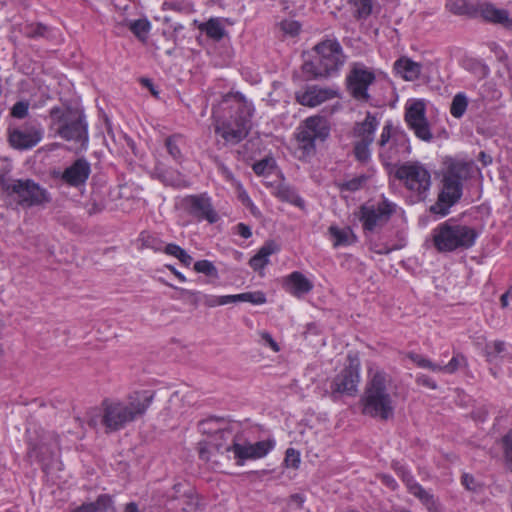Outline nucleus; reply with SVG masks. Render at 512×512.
Returning <instances> with one entry per match:
<instances>
[{
	"mask_svg": "<svg viewBox=\"0 0 512 512\" xmlns=\"http://www.w3.org/2000/svg\"><path fill=\"white\" fill-rule=\"evenodd\" d=\"M359 363L351 360L333 380L331 384V395L336 398L337 394L354 395L359 384Z\"/></svg>",
	"mask_w": 512,
	"mask_h": 512,
	"instance_id": "nucleus-15",
	"label": "nucleus"
},
{
	"mask_svg": "<svg viewBox=\"0 0 512 512\" xmlns=\"http://www.w3.org/2000/svg\"><path fill=\"white\" fill-rule=\"evenodd\" d=\"M360 406L362 414L371 418L387 421L394 417L395 393L392 392V379L386 372H370Z\"/></svg>",
	"mask_w": 512,
	"mask_h": 512,
	"instance_id": "nucleus-3",
	"label": "nucleus"
},
{
	"mask_svg": "<svg viewBox=\"0 0 512 512\" xmlns=\"http://www.w3.org/2000/svg\"><path fill=\"white\" fill-rule=\"evenodd\" d=\"M316 56L312 61L305 62L303 72L312 78H328L337 74L344 65L345 55L336 40H325L314 48Z\"/></svg>",
	"mask_w": 512,
	"mask_h": 512,
	"instance_id": "nucleus-5",
	"label": "nucleus"
},
{
	"mask_svg": "<svg viewBox=\"0 0 512 512\" xmlns=\"http://www.w3.org/2000/svg\"><path fill=\"white\" fill-rule=\"evenodd\" d=\"M87 424L92 429H97L98 426L101 425V419H102V405L99 409H91L87 412Z\"/></svg>",
	"mask_w": 512,
	"mask_h": 512,
	"instance_id": "nucleus-45",
	"label": "nucleus"
},
{
	"mask_svg": "<svg viewBox=\"0 0 512 512\" xmlns=\"http://www.w3.org/2000/svg\"><path fill=\"white\" fill-rule=\"evenodd\" d=\"M465 362V358L462 355H456L454 356L448 364L444 366H440L438 368V371H444L446 373H453L462 365V363Z\"/></svg>",
	"mask_w": 512,
	"mask_h": 512,
	"instance_id": "nucleus-49",
	"label": "nucleus"
},
{
	"mask_svg": "<svg viewBox=\"0 0 512 512\" xmlns=\"http://www.w3.org/2000/svg\"><path fill=\"white\" fill-rule=\"evenodd\" d=\"M182 203L185 210L198 220H207L209 223L218 220V214L213 209L210 198L204 194L187 196Z\"/></svg>",
	"mask_w": 512,
	"mask_h": 512,
	"instance_id": "nucleus-17",
	"label": "nucleus"
},
{
	"mask_svg": "<svg viewBox=\"0 0 512 512\" xmlns=\"http://www.w3.org/2000/svg\"><path fill=\"white\" fill-rule=\"evenodd\" d=\"M155 392L134 391L124 400L104 399L102 401L101 425L106 433L116 432L127 424L143 417L151 406Z\"/></svg>",
	"mask_w": 512,
	"mask_h": 512,
	"instance_id": "nucleus-2",
	"label": "nucleus"
},
{
	"mask_svg": "<svg viewBox=\"0 0 512 512\" xmlns=\"http://www.w3.org/2000/svg\"><path fill=\"white\" fill-rule=\"evenodd\" d=\"M139 241L142 248H149L155 251L162 250V241L151 235L149 232L143 231L140 233Z\"/></svg>",
	"mask_w": 512,
	"mask_h": 512,
	"instance_id": "nucleus-39",
	"label": "nucleus"
},
{
	"mask_svg": "<svg viewBox=\"0 0 512 512\" xmlns=\"http://www.w3.org/2000/svg\"><path fill=\"white\" fill-rule=\"evenodd\" d=\"M164 252L177 258L183 265L187 267L192 263V257L184 249L176 244H167L164 247Z\"/></svg>",
	"mask_w": 512,
	"mask_h": 512,
	"instance_id": "nucleus-36",
	"label": "nucleus"
},
{
	"mask_svg": "<svg viewBox=\"0 0 512 512\" xmlns=\"http://www.w3.org/2000/svg\"><path fill=\"white\" fill-rule=\"evenodd\" d=\"M212 422L206 421L201 423V430L203 433H209L210 435V443L211 446L216 450L217 452L223 453L227 452L225 450V447L227 445H232L233 441H235V437L232 433V431L228 428L225 429H215L212 430L208 426L211 425Z\"/></svg>",
	"mask_w": 512,
	"mask_h": 512,
	"instance_id": "nucleus-20",
	"label": "nucleus"
},
{
	"mask_svg": "<svg viewBox=\"0 0 512 512\" xmlns=\"http://www.w3.org/2000/svg\"><path fill=\"white\" fill-rule=\"evenodd\" d=\"M284 463L287 467L297 469L300 464V454L293 448H288L285 453Z\"/></svg>",
	"mask_w": 512,
	"mask_h": 512,
	"instance_id": "nucleus-48",
	"label": "nucleus"
},
{
	"mask_svg": "<svg viewBox=\"0 0 512 512\" xmlns=\"http://www.w3.org/2000/svg\"><path fill=\"white\" fill-rule=\"evenodd\" d=\"M376 80L374 72L363 64L355 63L346 77L347 90L350 95L362 102H368L370 95L368 87Z\"/></svg>",
	"mask_w": 512,
	"mask_h": 512,
	"instance_id": "nucleus-11",
	"label": "nucleus"
},
{
	"mask_svg": "<svg viewBox=\"0 0 512 512\" xmlns=\"http://www.w3.org/2000/svg\"><path fill=\"white\" fill-rule=\"evenodd\" d=\"M462 484L469 491H477L479 488V484L476 482L475 478L467 473L462 476Z\"/></svg>",
	"mask_w": 512,
	"mask_h": 512,
	"instance_id": "nucleus-61",
	"label": "nucleus"
},
{
	"mask_svg": "<svg viewBox=\"0 0 512 512\" xmlns=\"http://www.w3.org/2000/svg\"><path fill=\"white\" fill-rule=\"evenodd\" d=\"M217 165H218V169L219 171L222 173V175L228 180V181H233L234 180V177H233V174L232 172L222 163L220 162L218 159L215 160Z\"/></svg>",
	"mask_w": 512,
	"mask_h": 512,
	"instance_id": "nucleus-63",
	"label": "nucleus"
},
{
	"mask_svg": "<svg viewBox=\"0 0 512 512\" xmlns=\"http://www.w3.org/2000/svg\"><path fill=\"white\" fill-rule=\"evenodd\" d=\"M269 260H266L264 257L260 256L259 253L255 254L249 261L250 267L257 271L260 269H263L267 264Z\"/></svg>",
	"mask_w": 512,
	"mask_h": 512,
	"instance_id": "nucleus-59",
	"label": "nucleus"
},
{
	"mask_svg": "<svg viewBox=\"0 0 512 512\" xmlns=\"http://www.w3.org/2000/svg\"><path fill=\"white\" fill-rule=\"evenodd\" d=\"M0 189L24 208L50 202L47 190L31 179H9L1 176Z\"/></svg>",
	"mask_w": 512,
	"mask_h": 512,
	"instance_id": "nucleus-8",
	"label": "nucleus"
},
{
	"mask_svg": "<svg viewBox=\"0 0 512 512\" xmlns=\"http://www.w3.org/2000/svg\"><path fill=\"white\" fill-rule=\"evenodd\" d=\"M131 32L141 40H144L150 30V23L146 19H138L128 23Z\"/></svg>",
	"mask_w": 512,
	"mask_h": 512,
	"instance_id": "nucleus-37",
	"label": "nucleus"
},
{
	"mask_svg": "<svg viewBox=\"0 0 512 512\" xmlns=\"http://www.w3.org/2000/svg\"><path fill=\"white\" fill-rule=\"evenodd\" d=\"M328 232L333 240L334 247L351 245L356 241V236L350 227L338 228L332 225Z\"/></svg>",
	"mask_w": 512,
	"mask_h": 512,
	"instance_id": "nucleus-26",
	"label": "nucleus"
},
{
	"mask_svg": "<svg viewBox=\"0 0 512 512\" xmlns=\"http://www.w3.org/2000/svg\"><path fill=\"white\" fill-rule=\"evenodd\" d=\"M478 237L476 230L470 226L447 220L432 231L433 245L439 252H452L471 248Z\"/></svg>",
	"mask_w": 512,
	"mask_h": 512,
	"instance_id": "nucleus-6",
	"label": "nucleus"
},
{
	"mask_svg": "<svg viewBox=\"0 0 512 512\" xmlns=\"http://www.w3.org/2000/svg\"><path fill=\"white\" fill-rule=\"evenodd\" d=\"M505 350V343L503 341H494L491 344H487L485 347L486 357L489 362L493 360V358L502 353Z\"/></svg>",
	"mask_w": 512,
	"mask_h": 512,
	"instance_id": "nucleus-43",
	"label": "nucleus"
},
{
	"mask_svg": "<svg viewBox=\"0 0 512 512\" xmlns=\"http://www.w3.org/2000/svg\"><path fill=\"white\" fill-rule=\"evenodd\" d=\"M279 250L278 245L274 241H267L265 244L259 249L257 253L260 256L264 257L266 260H269V256Z\"/></svg>",
	"mask_w": 512,
	"mask_h": 512,
	"instance_id": "nucleus-56",
	"label": "nucleus"
},
{
	"mask_svg": "<svg viewBox=\"0 0 512 512\" xmlns=\"http://www.w3.org/2000/svg\"><path fill=\"white\" fill-rule=\"evenodd\" d=\"M335 96L336 91L332 88L311 86L304 91L297 92L296 100L303 106L315 107Z\"/></svg>",
	"mask_w": 512,
	"mask_h": 512,
	"instance_id": "nucleus-19",
	"label": "nucleus"
},
{
	"mask_svg": "<svg viewBox=\"0 0 512 512\" xmlns=\"http://www.w3.org/2000/svg\"><path fill=\"white\" fill-rule=\"evenodd\" d=\"M29 103L26 101L16 102L11 108V116L23 119L28 115Z\"/></svg>",
	"mask_w": 512,
	"mask_h": 512,
	"instance_id": "nucleus-50",
	"label": "nucleus"
},
{
	"mask_svg": "<svg viewBox=\"0 0 512 512\" xmlns=\"http://www.w3.org/2000/svg\"><path fill=\"white\" fill-rule=\"evenodd\" d=\"M194 270L198 273H202L207 276H211V277L218 276L216 267L214 266V264L211 261H208V260H200V261L195 262Z\"/></svg>",
	"mask_w": 512,
	"mask_h": 512,
	"instance_id": "nucleus-42",
	"label": "nucleus"
},
{
	"mask_svg": "<svg viewBox=\"0 0 512 512\" xmlns=\"http://www.w3.org/2000/svg\"><path fill=\"white\" fill-rule=\"evenodd\" d=\"M43 134L42 125L37 120H29L9 129V143L18 150L31 149L42 140Z\"/></svg>",
	"mask_w": 512,
	"mask_h": 512,
	"instance_id": "nucleus-12",
	"label": "nucleus"
},
{
	"mask_svg": "<svg viewBox=\"0 0 512 512\" xmlns=\"http://www.w3.org/2000/svg\"><path fill=\"white\" fill-rule=\"evenodd\" d=\"M180 139H181L180 135H173V136L168 137L165 140V146L167 148L168 153L177 162H180L183 158L181 150L178 146V141Z\"/></svg>",
	"mask_w": 512,
	"mask_h": 512,
	"instance_id": "nucleus-40",
	"label": "nucleus"
},
{
	"mask_svg": "<svg viewBox=\"0 0 512 512\" xmlns=\"http://www.w3.org/2000/svg\"><path fill=\"white\" fill-rule=\"evenodd\" d=\"M392 128V123L387 122L382 129V133L378 141V145L380 148L379 155L385 164H390L391 162L396 160V150L392 149V147H387V144L390 141V139H393L394 143L398 142L399 140L398 134H392Z\"/></svg>",
	"mask_w": 512,
	"mask_h": 512,
	"instance_id": "nucleus-22",
	"label": "nucleus"
},
{
	"mask_svg": "<svg viewBox=\"0 0 512 512\" xmlns=\"http://www.w3.org/2000/svg\"><path fill=\"white\" fill-rule=\"evenodd\" d=\"M168 286L174 288L173 285L166 283ZM176 289V287H175ZM179 291V298L188 300L192 305L197 306L200 301V293L197 291H191L183 288H177Z\"/></svg>",
	"mask_w": 512,
	"mask_h": 512,
	"instance_id": "nucleus-47",
	"label": "nucleus"
},
{
	"mask_svg": "<svg viewBox=\"0 0 512 512\" xmlns=\"http://www.w3.org/2000/svg\"><path fill=\"white\" fill-rule=\"evenodd\" d=\"M396 471H397V474L402 478V480L404 481V483L406 484L407 486V489L408 491L411 493V486L412 485H420L419 483H417L413 476L402 466H397L396 468Z\"/></svg>",
	"mask_w": 512,
	"mask_h": 512,
	"instance_id": "nucleus-55",
	"label": "nucleus"
},
{
	"mask_svg": "<svg viewBox=\"0 0 512 512\" xmlns=\"http://www.w3.org/2000/svg\"><path fill=\"white\" fill-rule=\"evenodd\" d=\"M405 120L419 139L427 142L432 140L433 135L425 117L424 102L418 100L407 107L405 112Z\"/></svg>",
	"mask_w": 512,
	"mask_h": 512,
	"instance_id": "nucleus-16",
	"label": "nucleus"
},
{
	"mask_svg": "<svg viewBox=\"0 0 512 512\" xmlns=\"http://www.w3.org/2000/svg\"><path fill=\"white\" fill-rule=\"evenodd\" d=\"M411 494L417 497L429 512H442L437 499L421 485H412Z\"/></svg>",
	"mask_w": 512,
	"mask_h": 512,
	"instance_id": "nucleus-27",
	"label": "nucleus"
},
{
	"mask_svg": "<svg viewBox=\"0 0 512 512\" xmlns=\"http://www.w3.org/2000/svg\"><path fill=\"white\" fill-rule=\"evenodd\" d=\"M90 173V163L85 158H79L63 171L61 179L69 186L77 188L86 183Z\"/></svg>",
	"mask_w": 512,
	"mask_h": 512,
	"instance_id": "nucleus-18",
	"label": "nucleus"
},
{
	"mask_svg": "<svg viewBox=\"0 0 512 512\" xmlns=\"http://www.w3.org/2000/svg\"><path fill=\"white\" fill-rule=\"evenodd\" d=\"M276 195L280 200L292 203L298 207H302L304 205L303 199L299 197L292 187L287 185H280L277 189Z\"/></svg>",
	"mask_w": 512,
	"mask_h": 512,
	"instance_id": "nucleus-34",
	"label": "nucleus"
},
{
	"mask_svg": "<svg viewBox=\"0 0 512 512\" xmlns=\"http://www.w3.org/2000/svg\"><path fill=\"white\" fill-rule=\"evenodd\" d=\"M396 471H397V474L402 478V480L404 481V483L406 484L407 486V489L408 491L411 493V486L412 485H420L419 483H417L413 476L402 466H397L396 468Z\"/></svg>",
	"mask_w": 512,
	"mask_h": 512,
	"instance_id": "nucleus-54",
	"label": "nucleus"
},
{
	"mask_svg": "<svg viewBox=\"0 0 512 512\" xmlns=\"http://www.w3.org/2000/svg\"><path fill=\"white\" fill-rule=\"evenodd\" d=\"M396 178L404 182L411 191L418 194L426 192L431 185L429 171L419 163H405L395 172Z\"/></svg>",
	"mask_w": 512,
	"mask_h": 512,
	"instance_id": "nucleus-13",
	"label": "nucleus"
},
{
	"mask_svg": "<svg viewBox=\"0 0 512 512\" xmlns=\"http://www.w3.org/2000/svg\"><path fill=\"white\" fill-rule=\"evenodd\" d=\"M469 174V165L463 162L451 163L445 172L442 180V190L438 196V201L431 206L430 210L435 214L445 216L449 209L462 196V181Z\"/></svg>",
	"mask_w": 512,
	"mask_h": 512,
	"instance_id": "nucleus-7",
	"label": "nucleus"
},
{
	"mask_svg": "<svg viewBox=\"0 0 512 512\" xmlns=\"http://www.w3.org/2000/svg\"><path fill=\"white\" fill-rule=\"evenodd\" d=\"M273 446L274 443L270 440L250 443L247 441L239 442L235 439L232 445L225 447V450L234 454V459L238 465H243L246 460L259 459L266 456Z\"/></svg>",
	"mask_w": 512,
	"mask_h": 512,
	"instance_id": "nucleus-14",
	"label": "nucleus"
},
{
	"mask_svg": "<svg viewBox=\"0 0 512 512\" xmlns=\"http://www.w3.org/2000/svg\"><path fill=\"white\" fill-rule=\"evenodd\" d=\"M284 286L289 293L296 297L309 293L313 288L312 282L298 271L292 272L286 277Z\"/></svg>",
	"mask_w": 512,
	"mask_h": 512,
	"instance_id": "nucleus-23",
	"label": "nucleus"
},
{
	"mask_svg": "<svg viewBox=\"0 0 512 512\" xmlns=\"http://www.w3.org/2000/svg\"><path fill=\"white\" fill-rule=\"evenodd\" d=\"M23 33L30 39H51L52 29L43 23H29L24 26Z\"/></svg>",
	"mask_w": 512,
	"mask_h": 512,
	"instance_id": "nucleus-31",
	"label": "nucleus"
},
{
	"mask_svg": "<svg viewBox=\"0 0 512 512\" xmlns=\"http://www.w3.org/2000/svg\"><path fill=\"white\" fill-rule=\"evenodd\" d=\"M372 143H366L363 141L354 142V156L361 163H367L371 157L370 145Z\"/></svg>",
	"mask_w": 512,
	"mask_h": 512,
	"instance_id": "nucleus-38",
	"label": "nucleus"
},
{
	"mask_svg": "<svg viewBox=\"0 0 512 512\" xmlns=\"http://www.w3.org/2000/svg\"><path fill=\"white\" fill-rule=\"evenodd\" d=\"M252 168L257 175H265L272 168L271 161L269 159H262L254 163Z\"/></svg>",
	"mask_w": 512,
	"mask_h": 512,
	"instance_id": "nucleus-58",
	"label": "nucleus"
},
{
	"mask_svg": "<svg viewBox=\"0 0 512 512\" xmlns=\"http://www.w3.org/2000/svg\"><path fill=\"white\" fill-rule=\"evenodd\" d=\"M281 27L285 33L292 36L298 34L300 30V24L296 21H283Z\"/></svg>",
	"mask_w": 512,
	"mask_h": 512,
	"instance_id": "nucleus-60",
	"label": "nucleus"
},
{
	"mask_svg": "<svg viewBox=\"0 0 512 512\" xmlns=\"http://www.w3.org/2000/svg\"><path fill=\"white\" fill-rule=\"evenodd\" d=\"M411 494L417 497L429 512H442L437 499L421 485H412Z\"/></svg>",
	"mask_w": 512,
	"mask_h": 512,
	"instance_id": "nucleus-28",
	"label": "nucleus"
},
{
	"mask_svg": "<svg viewBox=\"0 0 512 512\" xmlns=\"http://www.w3.org/2000/svg\"><path fill=\"white\" fill-rule=\"evenodd\" d=\"M212 450H214V448L211 446V443L209 440L199 442L198 452H199V456L201 459H203L205 461H210Z\"/></svg>",
	"mask_w": 512,
	"mask_h": 512,
	"instance_id": "nucleus-53",
	"label": "nucleus"
},
{
	"mask_svg": "<svg viewBox=\"0 0 512 512\" xmlns=\"http://www.w3.org/2000/svg\"><path fill=\"white\" fill-rule=\"evenodd\" d=\"M410 358L419 367L428 368V369H430L432 371H438L439 365H436V364L432 363L430 360L422 357L421 355L412 354L410 356Z\"/></svg>",
	"mask_w": 512,
	"mask_h": 512,
	"instance_id": "nucleus-51",
	"label": "nucleus"
},
{
	"mask_svg": "<svg viewBox=\"0 0 512 512\" xmlns=\"http://www.w3.org/2000/svg\"><path fill=\"white\" fill-rule=\"evenodd\" d=\"M378 125L379 122L376 116L367 112L365 119L362 122H357L353 128L355 141L373 143Z\"/></svg>",
	"mask_w": 512,
	"mask_h": 512,
	"instance_id": "nucleus-21",
	"label": "nucleus"
},
{
	"mask_svg": "<svg viewBox=\"0 0 512 512\" xmlns=\"http://www.w3.org/2000/svg\"><path fill=\"white\" fill-rule=\"evenodd\" d=\"M253 107L241 96L225 95L218 108H213L215 134L224 145H236L244 140L251 129Z\"/></svg>",
	"mask_w": 512,
	"mask_h": 512,
	"instance_id": "nucleus-1",
	"label": "nucleus"
},
{
	"mask_svg": "<svg viewBox=\"0 0 512 512\" xmlns=\"http://www.w3.org/2000/svg\"><path fill=\"white\" fill-rule=\"evenodd\" d=\"M330 134V123L323 116L308 117L298 128L297 140L305 155L315 153L317 141L324 142Z\"/></svg>",
	"mask_w": 512,
	"mask_h": 512,
	"instance_id": "nucleus-9",
	"label": "nucleus"
},
{
	"mask_svg": "<svg viewBox=\"0 0 512 512\" xmlns=\"http://www.w3.org/2000/svg\"><path fill=\"white\" fill-rule=\"evenodd\" d=\"M467 106V96L464 93L459 92L452 99L450 113L454 118L460 119L465 114Z\"/></svg>",
	"mask_w": 512,
	"mask_h": 512,
	"instance_id": "nucleus-35",
	"label": "nucleus"
},
{
	"mask_svg": "<svg viewBox=\"0 0 512 512\" xmlns=\"http://www.w3.org/2000/svg\"><path fill=\"white\" fill-rule=\"evenodd\" d=\"M348 4L352 8V13L355 18L367 19L373 9L374 0H348Z\"/></svg>",
	"mask_w": 512,
	"mask_h": 512,
	"instance_id": "nucleus-33",
	"label": "nucleus"
},
{
	"mask_svg": "<svg viewBox=\"0 0 512 512\" xmlns=\"http://www.w3.org/2000/svg\"><path fill=\"white\" fill-rule=\"evenodd\" d=\"M49 116L50 128L55 134L67 142L74 144V149L85 150L88 146V124L84 114L71 107H53Z\"/></svg>",
	"mask_w": 512,
	"mask_h": 512,
	"instance_id": "nucleus-4",
	"label": "nucleus"
},
{
	"mask_svg": "<svg viewBox=\"0 0 512 512\" xmlns=\"http://www.w3.org/2000/svg\"><path fill=\"white\" fill-rule=\"evenodd\" d=\"M447 6L454 14L464 15L470 12L466 0H449Z\"/></svg>",
	"mask_w": 512,
	"mask_h": 512,
	"instance_id": "nucleus-46",
	"label": "nucleus"
},
{
	"mask_svg": "<svg viewBox=\"0 0 512 512\" xmlns=\"http://www.w3.org/2000/svg\"><path fill=\"white\" fill-rule=\"evenodd\" d=\"M368 177L366 175L357 176L349 181L342 184V189L347 191H357L364 186L367 182Z\"/></svg>",
	"mask_w": 512,
	"mask_h": 512,
	"instance_id": "nucleus-44",
	"label": "nucleus"
},
{
	"mask_svg": "<svg viewBox=\"0 0 512 512\" xmlns=\"http://www.w3.org/2000/svg\"><path fill=\"white\" fill-rule=\"evenodd\" d=\"M505 456L512 471V430L503 437Z\"/></svg>",
	"mask_w": 512,
	"mask_h": 512,
	"instance_id": "nucleus-52",
	"label": "nucleus"
},
{
	"mask_svg": "<svg viewBox=\"0 0 512 512\" xmlns=\"http://www.w3.org/2000/svg\"><path fill=\"white\" fill-rule=\"evenodd\" d=\"M237 232L240 236H242L245 239H248L252 235L250 227L245 225L244 223H239L237 225Z\"/></svg>",
	"mask_w": 512,
	"mask_h": 512,
	"instance_id": "nucleus-64",
	"label": "nucleus"
},
{
	"mask_svg": "<svg viewBox=\"0 0 512 512\" xmlns=\"http://www.w3.org/2000/svg\"><path fill=\"white\" fill-rule=\"evenodd\" d=\"M227 304L237 302H249L255 305L264 304L266 302V296L261 291L245 292L236 295H226Z\"/></svg>",
	"mask_w": 512,
	"mask_h": 512,
	"instance_id": "nucleus-30",
	"label": "nucleus"
},
{
	"mask_svg": "<svg viewBox=\"0 0 512 512\" xmlns=\"http://www.w3.org/2000/svg\"><path fill=\"white\" fill-rule=\"evenodd\" d=\"M396 205L382 200L376 204H366L360 208L359 219L365 231L374 232L388 223Z\"/></svg>",
	"mask_w": 512,
	"mask_h": 512,
	"instance_id": "nucleus-10",
	"label": "nucleus"
},
{
	"mask_svg": "<svg viewBox=\"0 0 512 512\" xmlns=\"http://www.w3.org/2000/svg\"><path fill=\"white\" fill-rule=\"evenodd\" d=\"M157 178L165 185L172 187H186L187 182L184 177L178 172L167 169H156Z\"/></svg>",
	"mask_w": 512,
	"mask_h": 512,
	"instance_id": "nucleus-29",
	"label": "nucleus"
},
{
	"mask_svg": "<svg viewBox=\"0 0 512 512\" xmlns=\"http://www.w3.org/2000/svg\"><path fill=\"white\" fill-rule=\"evenodd\" d=\"M260 341L269 346L274 352H278L280 347L278 343L273 339L272 335L269 332L261 331L259 332Z\"/></svg>",
	"mask_w": 512,
	"mask_h": 512,
	"instance_id": "nucleus-57",
	"label": "nucleus"
},
{
	"mask_svg": "<svg viewBox=\"0 0 512 512\" xmlns=\"http://www.w3.org/2000/svg\"><path fill=\"white\" fill-rule=\"evenodd\" d=\"M93 505L95 512H114L112 498L107 494L100 495Z\"/></svg>",
	"mask_w": 512,
	"mask_h": 512,
	"instance_id": "nucleus-41",
	"label": "nucleus"
},
{
	"mask_svg": "<svg viewBox=\"0 0 512 512\" xmlns=\"http://www.w3.org/2000/svg\"><path fill=\"white\" fill-rule=\"evenodd\" d=\"M480 14L486 21L512 29V19L504 9H499L491 3H484L480 6Z\"/></svg>",
	"mask_w": 512,
	"mask_h": 512,
	"instance_id": "nucleus-24",
	"label": "nucleus"
},
{
	"mask_svg": "<svg viewBox=\"0 0 512 512\" xmlns=\"http://www.w3.org/2000/svg\"><path fill=\"white\" fill-rule=\"evenodd\" d=\"M394 69L406 81H415L421 74L422 65L408 57H401L394 63Z\"/></svg>",
	"mask_w": 512,
	"mask_h": 512,
	"instance_id": "nucleus-25",
	"label": "nucleus"
},
{
	"mask_svg": "<svg viewBox=\"0 0 512 512\" xmlns=\"http://www.w3.org/2000/svg\"><path fill=\"white\" fill-rule=\"evenodd\" d=\"M204 303L208 307H215L218 305H226V295L225 296H205Z\"/></svg>",
	"mask_w": 512,
	"mask_h": 512,
	"instance_id": "nucleus-62",
	"label": "nucleus"
},
{
	"mask_svg": "<svg viewBox=\"0 0 512 512\" xmlns=\"http://www.w3.org/2000/svg\"><path fill=\"white\" fill-rule=\"evenodd\" d=\"M198 28L216 41L221 40L225 35L224 27L218 19L211 18L205 23H200Z\"/></svg>",
	"mask_w": 512,
	"mask_h": 512,
	"instance_id": "nucleus-32",
	"label": "nucleus"
}]
</instances>
